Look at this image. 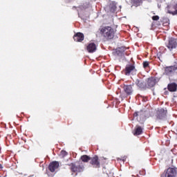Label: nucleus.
<instances>
[{"instance_id": "obj_15", "label": "nucleus", "mask_w": 177, "mask_h": 177, "mask_svg": "<svg viewBox=\"0 0 177 177\" xmlns=\"http://www.w3.org/2000/svg\"><path fill=\"white\" fill-rule=\"evenodd\" d=\"M142 132H143V129L140 126H136L133 135H135L136 136H138V135H142Z\"/></svg>"}, {"instance_id": "obj_9", "label": "nucleus", "mask_w": 177, "mask_h": 177, "mask_svg": "<svg viewBox=\"0 0 177 177\" xmlns=\"http://www.w3.org/2000/svg\"><path fill=\"white\" fill-rule=\"evenodd\" d=\"M123 89L127 95H131L133 92V88L132 87V85H124Z\"/></svg>"}, {"instance_id": "obj_16", "label": "nucleus", "mask_w": 177, "mask_h": 177, "mask_svg": "<svg viewBox=\"0 0 177 177\" xmlns=\"http://www.w3.org/2000/svg\"><path fill=\"white\" fill-rule=\"evenodd\" d=\"M147 84L149 88H153V86L156 85V79H154L153 77L148 79Z\"/></svg>"}, {"instance_id": "obj_4", "label": "nucleus", "mask_w": 177, "mask_h": 177, "mask_svg": "<svg viewBox=\"0 0 177 177\" xmlns=\"http://www.w3.org/2000/svg\"><path fill=\"white\" fill-rule=\"evenodd\" d=\"M167 10L168 13H170V15H177V2L168 6Z\"/></svg>"}, {"instance_id": "obj_12", "label": "nucleus", "mask_w": 177, "mask_h": 177, "mask_svg": "<svg viewBox=\"0 0 177 177\" xmlns=\"http://www.w3.org/2000/svg\"><path fill=\"white\" fill-rule=\"evenodd\" d=\"M136 84L138 88H140L141 89H145L146 88V83H145L142 80H137L136 81Z\"/></svg>"}, {"instance_id": "obj_1", "label": "nucleus", "mask_w": 177, "mask_h": 177, "mask_svg": "<svg viewBox=\"0 0 177 177\" xmlns=\"http://www.w3.org/2000/svg\"><path fill=\"white\" fill-rule=\"evenodd\" d=\"M101 35L106 38V39H113L114 38V29L110 26H106L101 29Z\"/></svg>"}, {"instance_id": "obj_6", "label": "nucleus", "mask_w": 177, "mask_h": 177, "mask_svg": "<svg viewBox=\"0 0 177 177\" xmlns=\"http://www.w3.org/2000/svg\"><path fill=\"white\" fill-rule=\"evenodd\" d=\"M176 176V169L175 168L169 167L167 169L166 177H174Z\"/></svg>"}, {"instance_id": "obj_22", "label": "nucleus", "mask_w": 177, "mask_h": 177, "mask_svg": "<svg viewBox=\"0 0 177 177\" xmlns=\"http://www.w3.org/2000/svg\"><path fill=\"white\" fill-rule=\"evenodd\" d=\"M138 113H134V117H138Z\"/></svg>"}, {"instance_id": "obj_8", "label": "nucleus", "mask_w": 177, "mask_h": 177, "mask_svg": "<svg viewBox=\"0 0 177 177\" xmlns=\"http://www.w3.org/2000/svg\"><path fill=\"white\" fill-rule=\"evenodd\" d=\"M59 162H53L50 164L49 165V169L50 171V172H55V171H56V169H57V168H59Z\"/></svg>"}, {"instance_id": "obj_20", "label": "nucleus", "mask_w": 177, "mask_h": 177, "mask_svg": "<svg viewBox=\"0 0 177 177\" xmlns=\"http://www.w3.org/2000/svg\"><path fill=\"white\" fill-rule=\"evenodd\" d=\"M152 20H154V21L160 20V17H158V15L153 16Z\"/></svg>"}, {"instance_id": "obj_7", "label": "nucleus", "mask_w": 177, "mask_h": 177, "mask_svg": "<svg viewBox=\"0 0 177 177\" xmlns=\"http://www.w3.org/2000/svg\"><path fill=\"white\" fill-rule=\"evenodd\" d=\"M133 71H136V70L135 69V66L127 65L126 66V71H125L126 75H129L131 73H133Z\"/></svg>"}, {"instance_id": "obj_19", "label": "nucleus", "mask_w": 177, "mask_h": 177, "mask_svg": "<svg viewBox=\"0 0 177 177\" xmlns=\"http://www.w3.org/2000/svg\"><path fill=\"white\" fill-rule=\"evenodd\" d=\"M67 154H68V153L66 151H62L60 153V156L62 157H66V156H67Z\"/></svg>"}, {"instance_id": "obj_14", "label": "nucleus", "mask_w": 177, "mask_h": 177, "mask_svg": "<svg viewBox=\"0 0 177 177\" xmlns=\"http://www.w3.org/2000/svg\"><path fill=\"white\" fill-rule=\"evenodd\" d=\"M177 89V84L175 83H171L170 84L168 85V90L170 92H176Z\"/></svg>"}, {"instance_id": "obj_2", "label": "nucleus", "mask_w": 177, "mask_h": 177, "mask_svg": "<svg viewBox=\"0 0 177 177\" xmlns=\"http://www.w3.org/2000/svg\"><path fill=\"white\" fill-rule=\"evenodd\" d=\"M167 113L168 111L167 110V108H159L156 111V117L159 120H164V118L167 117Z\"/></svg>"}, {"instance_id": "obj_18", "label": "nucleus", "mask_w": 177, "mask_h": 177, "mask_svg": "<svg viewBox=\"0 0 177 177\" xmlns=\"http://www.w3.org/2000/svg\"><path fill=\"white\" fill-rule=\"evenodd\" d=\"M81 160H82V161H83V162H88V161H89V160H91V157H89L86 155H83L81 157Z\"/></svg>"}, {"instance_id": "obj_13", "label": "nucleus", "mask_w": 177, "mask_h": 177, "mask_svg": "<svg viewBox=\"0 0 177 177\" xmlns=\"http://www.w3.org/2000/svg\"><path fill=\"white\" fill-rule=\"evenodd\" d=\"M71 169V171H73V172H81V171H82V169H83V167L81 166H77V165L73 164Z\"/></svg>"}, {"instance_id": "obj_17", "label": "nucleus", "mask_w": 177, "mask_h": 177, "mask_svg": "<svg viewBox=\"0 0 177 177\" xmlns=\"http://www.w3.org/2000/svg\"><path fill=\"white\" fill-rule=\"evenodd\" d=\"M116 9H117V6L115 5V3L112 2L109 5V10H110V12H111L112 13H114V12H115Z\"/></svg>"}, {"instance_id": "obj_11", "label": "nucleus", "mask_w": 177, "mask_h": 177, "mask_svg": "<svg viewBox=\"0 0 177 177\" xmlns=\"http://www.w3.org/2000/svg\"><path fill=\"white\" fill-rule=\"evenodd\" d=\"M73 39L76 42H81L84 41V34L78 32L73 36Z\"/></svg>"}, {"instance_id": "obj_21", "label": "nucleus", "mask_w": 177, "mask_h": 177, "mask_svg": "<svg viewBox=\"0 0 177 177\" xmlns=\"http://www.w3.org/2000/svg\"><path fill=\"white\" fill-rule=\"evenodd\" d=\"M143 67H144V68H146V67H149V62H144Z\"/></svg>"}, {"instance_id": "obj_3", "label": "nucleus", "mask_w": 177, "mask_h": 177, "mask_svg": "<svg viewBox=\"0 0 177 177\" xmlns=\"http://www.w3.org/2000/svg\"><path fill=\"white\" fill-rule=\"evenodd\" d=\"M166 46L167 48H168L169 50H172L173 49H175L177 46L176 39L170 38L168 43L166 44Z\"/></svg>"}, {"instance_id": "obj_10", "label": "nucleus", "mask_w": 177, "mask_h": 177, "mask_svg": "<svg viewBox=\"0 0 177 177\" xmlns=\"http://www.w3.org/2000/svg\"><path fill=\"white\" fill-rule=\"evenodd\" d=\"M99 158L97 156H95L91 159V164L93 165L95 168H99L100 167V162H99Z\"/></svg>"}, {"instance_id": "obj_5", "label": "nucleus", "mask_w": 177, "mask_h": 177, "mask_svg": "<svg viewBox=\"0 0 177 177\" xmlns=\"http://www.w3.org/2000/svg\"><path fill=\"white\" fill-rule=\"evenodd\" d=\"M96 44L95 43H89L86 46V50L88 53H93V52H96Z\"/></svg>"}, {"instance_id": "obj_23", "label": "nucleus", "mask_w": 177, "mask_h": 177, "mask_svg": "<svg viewBox=\"0 0 177 177\" xmlns=\"http://www.w3.org/2000/svg\"><path fill=\"white\" fill-rule=\"evenodd\" d=\"M3 167L2 165L0 164V169H2Z\"/></svg>"}]
</instances>
